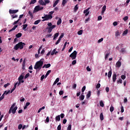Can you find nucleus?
Masks as SVG:
<instances>
[{
    "mask_svg": "<svg viewBox=\"0 0 130 130\" xmlns=\"http://www.w3.org/2000/svg\"><path fill=\"white\" fill-rule=\"evenodd\" d=\"M42 59H41L40 60L37 61L34 67L35 70H36L37 73L42 69V66H43V60H42Z\"/></svg>",
    "mask_w": 130,
    "mask_h": 130,
    "instance_id": "obj_1",
    "label": "nucleus"
},
{
    "mask_svg": "<svg viewBox=\"0 0 130 130\" xmlns=\"http://www.w3.org/2000/svg\"><path fill=\"white\" fill-rule=\"evenodd\" d=\"M17 109H18V107L16 106V103H13L9 110V114H11V113L15 114L16 111H17Z\"/></svg>",
    "mask_w": 130,
    "mask_h": 130,
    "instance_id": "obj_2",
    "label": "nucleus"
},
{
    "mask_svg": "<svg viewBox=\"0 0 130 130\" xmlns=\"http://www.w3.org/2000/svg\"><path fill=\"white\" fill-rule=\"evenodd\" d=\"M26 45V44L25 43H23L22 42H20L17 44L14 47V49L15 50H18L19 48V49H23L24 48V46Z\"/></svg>",
    "mask_w": 130,
    "mask_h": 130,
    "instance_id": "obj_3",
    "label": "nucleus"
},
{
    "mask_svg": "<svg viewBox=\"0 0 130 130\" xmlns=\"http://www.w3.org/2000/svg\"><path fill=\"white\" fill-rule=\"evenodd\" d=\"M52 18H53L52 15L46 14L44 15V16L42 17V18L43 19V20H42V22H45V21H48V20H51Z\"/></svg>",
    "mask_w": 130,
    "mask_h": 130,
    "instance_id": "obj_4",
    "label": "nucleus"
},
{
    "mask_svg": "<svg viewBox=\"0 0 130 130\" xmlns=\"http://www.w3.org/2000/svg\"><path fill=\"white\" fill-rule=\"evenodd\" d=\"M77 51H74V52L70 55V57H71L72 60L76 59L77 58Z\"/></svg>",
    "mask_w": 130,
    "mask_h": 130,
    "instance_id": "obj_5",
    "label": "nucleus"
},
{
    "mask_svg": "<svg viewBox=\"0 0 130 130\" xmlns=\"http://www.w3.org/2000/svg\"><path fill=\"white\" fill-rule=\"evenodd\" d=\"M55 27H56V25H53L52 26L47 27L46 29L48 30V33H51V31H52V30H53V29H54V28H55Z\"/></svg>",
    "mask_w": 130,
    "mask_h": 130,
    "instance_id": "obj_6",
    "label": "nucleus"
},
{
    "mask_svg": "<svg viewBox=\"0 0 130 130\" xmlns=\"http://www.w3.org/2000/svg\"><path fill=\"white\" fill-rule=\"evenodd\" d=\"M41 10H43V7H40V6H36L35 8V12H39V11H41Z\"/></svg>",
    "mask_w": 130,
    "mask_h": 130,
    "instance_id": "obj_7",
    "label": "nucleus"
},
{
    "mask_svg": "<svg viewBox=\"0 0 130 130\" xmlns=\"http://www.w3.org/2000/svg\"><path fill=\"white\" fill-rule=\"evenodd\" d=\"M19 12V10H9V14H17Z\"/></svg>",
    "mask_w": 130,
    "mask_h": 130,
    "instance_id": "obj_8",
    "label": "nucleus"
},
{
    "mask_svg": "<svg viewBox=\"0 0 130 130\" xmlns=\"http://www.w3.org/2000/svg\"><path fill=\"white\" fill-rule=\"evenodd\" d=\"M89 10H90V8H88L84 11L83 13L84 14H85V16H88V15L90 14V11H89Z\"/></svg>",
    "mask_w": 130,
    "mask_h": 130,
    "instance_id": "obj_9",
    "label": "nucleus"
},
{
    "mask_svg": "<svg viewBox=\"0 0 130 130\" xmlns=\"http://www.w3.org/2000/svg\"><path fill=\"white\" fill-rule=\"evenodd\" d=\"M116 78H117V75H116V74L115 73L113 74L112 76V80L114 83L116 81Z\"/></svg>",
    "mask_w": 130,
    "mask_h": 130,
    "instance_id": "obj_10",
    "label": "nucleus"
},
{
    "mask_svg": "<svg viewBox=\"0 0 130 130\" xmlns=\"http://www.w3.org/2000/svg\"><path fill=\"white\" fill-rule=\"evenodd\" d=\"M116 67L117 68H120L121 67V62L118 61L116 63Z\"/></svg>",
    "mask_w": 130,
    "mask_h": 130,
    "instance_id": "obj_11",
    "label": "nucleus"
},
{
    "mask_svg": "<svg viewBox=\"0 0 130 130\" xmlns=\"http://www.w3.org/2000/svg\"><path fill=\"white\" fill-rule=\"evenodd\" d=\"M26 64V59H24L22 62V70H25V65Z\"/></svg>",
    "mask_w": 130,
    "mask_h": 130,
    "instance_id": "obj_12",
    "label": "nucleus"
},
{
    "mask_svg": "<svg viewBox=\"0 0 130 130\" xmlns=\"http://www.w3.org/2000/svg\"><path fill=\"white\" fill-rule=\"evenodd\" d=\"M105 11H106V6L104 5L102 8V11L101 12L102 15H103V14H104Z\"/></svg>",
    "mask_w": 130,
    "mask_h": 130,
    "instance_id": "obj_13",
    "label": "nucleus"
},
{
    "mask_svg": "<svg viewBox=\"0 0 130 130\" xmlns=\"http://www.w3.org/2000/svg\"><path fill=\"white\" fill-rule=\"evenodd\" d=\"M18 85V82H16L15 85L14 87L12 89V90H11L10 93H12V92H14V91H15V89H16V88H17V85Z\"/></svg>",
    "mask_w": 130,
    "mask_h": 130,
    "instance_id": "obj_14",
    "label": "nucleus"
},
{
    "mask_svg": "<svg viewBox=\"0 0 130 130\" xmlns=\"http://www.w3.org/2000/svg\"><path fill=\"white\" fill-rule=\"evenodd\" d=\"M39 3L40 4V5H41V6H45V4L44 1H43V0H39Z\"/></svg>",
    "mask_w": 130,
    "mask_h": 130,
    "instance_id": "obj_15",
    "label": "nucleus"
},
{
    "mask_svg": "<svg viewBox=\"0 0 130 130\" xmlns=\"http://www.w3.org/2000/svg\"><path fill=\"white\" fill-rule=\"evenodd\" d=\"M18 28V25H15L12 29H11L10 30H9V32H12V31H14V30H16V28Z\"/></svg>",
    "mask_w": 130,
    "mask_h": 130,
    "instance_id": "obj_16",
    "label": "nucleus"
},
{
    "mask_svg": "<svg viewBox=\"0 0 130 130\" xmlns=\"http://www.w3.org/2000/svg\"><path fill=\"white\" fill-rule=\"evenodd\" d=\"M112 75V71H109L108 74V79H110V78H111Z\"/></svg>",
    "mask_w": 130,
    "mask_h": 130,
    "instance_id": "obj_17",
    "label": "nucleus"
},
{
    "mask_svg": "<svg viewBox=\"0 0 130 130\" xmlns=\"http://www.w3.org/2000/svg\"><path fill=\"white\" fill-rule=\"evenodd\" d=\"M58 82H59V78H57L55 80V81L53 83V86H54V85H56V84H57V83H58Z\"/></svg>",
    "mask_w": 130,
    "mask_h": 130,
    "instance_id": "obj_18",
    "label": "nucleus"
},
{
    "mask_svg": "<svg viewBox=\"0 0 130 130\" xmlns=\"http://www.w3.org/2000/svg\"><path fill=\"white\" fill-rule=\"evenodd\" d=\"M58 2H59V0H56L54 3L53 4V8L55 7L57 4H58Z\"/></svg>",
    "mask_w": 130,
    "mask_h": 130,
    "instance_id": "obj_19",
    "label": "nucleus"
},
{
    "mask_svg": "<svg viewBox=\"0 0 130 130\" xmlns=\"http://www.w3.org/2000/svg\"><path fill=\"white\" fill-rule=\"evenodd\" d=\"M67 3H68V1H67V0H62V6L63 7H64L66 6V4H67Z\"/></svg>",
    "mask_w": 130,
    "mask_h": 130,
    "instance_id": "obj_20",
    "label": "nucleus"
},
{
    "mask_svg": "<svg viewBox=\"0 0 130 130\" xmlns=\"http://www.w3.org/2000/svg\"><path fill=\"white\" fill-rule=\"evenodd\" d=\"M128 32V29H125L122 34V36H124V35H126Z\"/></svg>",
    "mask_w": 130,
    "mask_h": 130,
    "instance_id": "obj_21",
    "label": "nucleus"
},
{
    "mask_svg": "<svg viewBox=\"0 0 130 130\" xmlns=\"http://www.w3.org/2000/svg\"><path fill=\"white\" fill-rule=\"evenodd\" d=\"M58 35H59V33L57 32L54 35L53 40H55L57 37H58Z\"/></svg>",
    "mask_w": 130,
    "mask_h": 130,
    "instance_id": "obj_22",
    "label": "nucleus"
},
{
    "mask_svg": "<svg viewBox=\"0 0 130 130\" xmlns=\"http://www.w3.org/2000/svg\"><path fill=\"white\" fill-rule=\"evenodd\" d=\"M101 120L104 119V116H103V113H101L100 115Z\"/></svg>",
    "mask_w": 130,
    "mask_h": 130,
    "instance_id": "obj_23",
    "label": "nucleus"
},
{
    "mask_svg": "<svg viewBox=\"0 0 130 130\" xmlns=\"http://www.w3.org/2000/svg\"><path fill=\"white\" fill-rule=\"evenodd\" d=\"M40 22H41V20L39 19L38 20L35 21V22L34 23V24L35 25H38V24H39Z\"/></svg>",
    "mask_w": 130,
    "mask_h": 130,
    "instance_id": "obj_24",
    "label": "nucleus"
},
{
    "mask_svg": "<svg viewBox=\"0 0 130 130\" xmlns=\"http://www.w3.org/2000/svg\"><path fill=\"white\" fill-rule=\"evenodd\" d=\"M55 120L56 121H59L60 120V116L58 115L55 117Z\"/></svg>",
    "mask_w": 130,
    "mask_h": 130,
    "instance_id": "obj_25",
    "label": "nucleus"
},
{
    "mask_svg": "<svg viewBox=\"0 0 130 130\" xmlns=\"http://www.w3.org/2000/svg\"><path fill=\"white\" fill-rule=\"evenodd\" d=\"M16 37L17 38H20V37H22V33H18L17 35H16Z\"/></svg>",
    "mask_w": 130,
    "mask_h": 130,
    "instance_id": "obj_26",
    "label": "nucleus"
},
{
    "mask_svg": "<svg viewBox=\"0 0 130 130\" xmlns=\"http://www.w3.org/2000/svg\"><path fill=\"white\" fill-rule=\"evenodd\" d=\"M28 14L30 16L31 19H33L34 17H33V13H32V12H31V11H28Z\"/></svg>",
    "mask_w": 130,
    "mask_h": 130,
    "instance_id": "obj_27",
    "label": "nucleus"
},
{
    "mask_svg": "<svg viewBox=\"0 0 130 130\" xmlns=\"http://www.w3.org/2000/svg\"><path fill=\"white\" fill-rule=\"evenodd\" d=\"M114 110V107H113V105H111L110 108V111L111 112H113Z\"/></svg>",
    "mask_w": 130,
    "mask_h": 130,
    "instance_id": "obj_28",
    "label": "nucleus"
},
{
    "mask_svg": "<svg viewBox=\"0 0 130 130\" xmlns=\"http://www.w3.org/2000/svg\"><path fill=\"white\" fill-rule=\"evenodd\" d=\"M90 97H91V91H89L86 95L87 98H90Z\"/></svg>",
    "mask_w": 130,
    "mask_h": 130,
    "instance_id": "obj_29",
    "label": "nucleus"
},
{
    "mask_svg": "<svg viewBox=\"0 0 130 130\" xmlns=\"http://www.w3.org/2000/svg\"><path fill=\"white\" fill-rule=\"evenodd\" d=\"M120 52H121V53H122V54H124V53H125L126 51H125V48H122L121 49Z\"/></svg>",
    "mask_w": 130,
    "mask_h": 130,
    "instance_id": "obj_30",
    "label": "nucleus"
},
{
    "mask_svg": "<svg viewBox=\"0 0 130 130\" xmlns=\"http://www.w3.org/2000/svg\"><path fill=\"white\" fill-rule=\"evenodd\" d=\"M67 44H68V42H66L62 49V51H63L64 49H66V46H67Z\"/></svg>",
    "mask_w": 130,
    "mask_h": 130,
    "instance_id": "obj_31",
    "label": "nucleus"
},
{
    "mask_svg": "<svg viewBox=\"0 0 130 130\" xmlns=\"http://www.w3.org/2000/svg\"><path fill=\"white\" fill-rule=\"evenodd\" d=\"M19 81V83H17V86H20V84H21V83H24V80H23V79L22 80H18Z\"/></svg>",
    "mask_w": 130,
    "mask_h": 130,
    "instance_id": "obj_32",
    "label": "nucleus"
},
{
    "mask_svg": "<svg viewBox=\"0 0 130 130\" xmlns=\"http://www.w3.org/2000/svg\"><path fill=\"white\" fill-rule=\"evenodd\" d=\"M60 24H61V18H59L57 22V25H59Z\"/></svg>",
    "mask_w": 130,
    "mask_h": 130,
    "instance_id": "obj_33",
    "label": "nucleus"
},
{
    "mask_svg": "<svg viewBox=\"0 0 130 130\" xmlns=\"http://www.w3.org/2000/svg\"><path fill=\"white\" fill-rule=\"evenodd\" d=\"M50 73H51V70L48 71L45 75V78H47V76H48V75H49V74H50Z\"/></svg>",
    "mask_w": 130,
    "mask_h": 130,
    "instance_id": "obj_34",
    "label": "nucleus"
},
{
    "mask_svg": "<svg viewBox=\"0 0 130 130\" xmlns=\"http://www.w3.org/2000/svg\"><path fill=\"white\" fill-rule=\"evenodd\" d=\"M80 100H84L85 99V95L81 94V95L79 97Z\"/></svg>",
    "mask_w": 130,
    "mask_h": 130,
    "instance_id": "obj_35",
    "label": "nucleus"
},
{
    "mask_svg": "<svg viewBox=\"0 0 130 130\" xmlns=\"http://www.w3.org/2000/svg\"><path fill=\"white\" fill-rule=\"evenodd\" d=\"M10 93H11V90H8V91L6 90V91H5L4 93L5 95H8V94H10Z\"/></svg>",
    "mask_w": 130,
    "mask_h": 130,
    "instance_id": "obj_36",
    "label": "nucleus"
},
{
    "mask_svg": "<svg viewBox=\"0 0 130 130\" xmlns=\"http://www.w3.org/2000/svg\"><path fill=\"white\" fill-rule=\"evenodd\" d=\"M100 105L101 107H104V103H103V101H101L100 103Z\"/></svg>",
    "mask_w": 130,
    "mask_h": 130,
    "instance_id": "obj_37",
    "label": "nucleus"
},
{
    "mask_svg": "<svg viewBox=\"0 0 130 130\" xmlns=\"http://www.w3.org/2000/svg\"><path fill=\"white\" fill-rule=\"evenodd\" d=\"M11 17H12V19H16V18H18V15L13 14L11 15Z\"/></svg>",
    "mask_w": 130,
    "mask_h": 130,
    "instance_id": "obj_38",
    "label": "nucleus"
},
{
    "mask_svg": "<svg viewBox=\"0 0 130 130\" xmlns=\"http://www.w3.org/2000/svg\"><path fill=\"white\" fill-rule=\"evenodd\" d=\"M36 3V0H31L29 3V5H34Z\"/></svg>",
    "mask_w": 130,
    "mask_h": 130,
    "instance_id": "obj_39",
    "label": "nucleus"
},
{
    "mask_svg": "<svg viewBox=\"0 0 130 130\" xmlns=\"http://www.w3.org/2000/svg\"><path fill=\"white\" fill-rule=\"evenodd\" d=\"M123 21H124V22L127 21V20H128V16H125L123 17Z\"/></svg>",
    "mask_w": 130,
    "mask_h": 130,
    "instance_id": "obj_40",
    "label": "nucleus"
},
{
    "mask_svg": "<svg viewBox=\"0 0 130 130\" xmlns=\"http://www.w3.org/2000/svg\"><path fill=\"white\" fill-rule=\"evenodd\" d=\"M55 51H56V49H54L52 52L51 53V55H54L55 54Z\"/></svg>",
    "mask_w": 130,
    "mask_h": 130,
    "instance_id": "obj_41",
    "label": "nucleus"
},
{
    "mask_svg": "<svg viewBox=\"0 0 130 130\" xmlns=\"http://www.w3.org/2000/svg\"><path fill=\"white\" fill-rule=\"evenodd\" d=\"M110 53H107L106 55L105 56V59L106 60L107 58H108V56H109V54Z\"/></svg>",
    "mask_w": 130,
    "mask_h": 130,
    "instance_id": "obj_42",
    "label": "nucleus"
},
{
    "mask_svg": "<svg viewBox=\"0 0 130 130\" xmlns=\"http://www.w3.org/2000/svg\"><path fill=\"white\" fill-rule=\"evenodd\" d=\"M77 34L78 35H82V34H83V30H80L78 31Z\"/></svg>",
    "mask_w": 130,
    "mask_h": 130,
    "instance_id": "obj_43",
    "label": "nucleus"
},
{
    "mask_svg": "<svg viewBox=\"0 0 130 130\" xmlns=\"http://www.w3.org/2000/svg\"><path fill=\"white\" fill-rule=\"evenodd\" d=\"M23 30H25V29H26V28H27V27H28V24H23Z\"/></svg>",
    "mask_w": 130,
    "mask_h": 130,
    "instance_id": "obj_44",
    "label": "nucleus"
},
{
    "mask_svg": "<svg viewBox=\"0 0 130 130\" xmlns=\"http://www.w3.org/2000/svg\"><path fill=\"white\" fill-rule=\"evenodd\" d=\"M20 21V19H18L17 21H15L13 25H17V24H18V23H19V22Z\"/></svg>",
    "mask_w": 130,
    "mask_h": 130,
    "instance_id": "obj_45",
    "label": "nucleus"
},
{
    "mask_svg": "<svg viewBox=\"0 0 130 130\" xmlns=\"http://www.w3.org/2000/svg\"><path fill=\"white\" fill-rule=\"evenodd\" d=\"M45 64H46V69H48V68H50V67H51V64H50V63H48Z\"/></svg>",
    "mask_w": 130,
    "mask_h": 130,
    "instance_id": "obj_46",
    "label": "nucleus"
},
{
    "mask_svg": "<svg viewBox=\"0 0 130 130\" xmlns=\"http://www.w3.org/2000/svg\"><path fill=\"white\" fill-rule=\"evenodd\" d=\"M117 82L118 84H122V80L121 79H119Z\"/></svg>",
    "mask_w": 130,
    "mask_h": 130,
    "instance_id": "obj_47",
    "label": "nucleus"
},
{
    "mask_svg": "<svg viewBox=\"0 0 130 130\" xmlns=\"http://www.w3.org/2000/svg\"><path fill=\"white\" fill-rule=\"evenodd\" d=\"M64 34L63 33H61L60 37H59L58 39L61 40V38L63 37Z\"/></svg>",
    "mask_w": 130,
    "mask_h": 130,
    "instance_id": "obj_48",
    "label": "nucleus"
},
{
    "mask_svg": "<svg viewBox=\"0 0 130 130\" xmlns=\"http://www.w3.org/2000/svg\"><path fill=\"white\" fill-rule=\"evenodd\" d=\"M29 76H30V73H28L24 76V79H27L28 77H29Z\"/></svg>",
    "mask_w": 130,
    "mask_h": 130,
    "instance_id": "obj_49",
    "label": "nucleus"
},
{
    "mask_svg": "<svg viewBox=\"0 0 130 130\" xmlns=\"http://www.w3.org/2000/svg\"><path fill=\"white\" fill-rule=\"evenodd\" d=\"M78 9H79V8L78 7V5H77L74 7V11L77 12V11H78Z\"/></svg>",
    "mask_w": 130,
    "mask_h": 130,
    "instance_id": "obj_50",
    "label": "nucleus"
},
{
    "mask_svg": "<svg viewBox=\"0 0 130 130\" xmlns=\"http://www.w3.org/2000/svg\"><path fill=\"white\" fill-rule=\"evenodd\" d=\"M50 3V1L49 0H45V6H46V4H49Z\"/></svg>",
    "mask_w": 130,
    "mask_h": 130,
    "instance_id": "obj_51",
    "label": "nucleus"
},
{
    "mask_svg": "<svg viewBox=\"0 0 130 130\" xmlns=\"http://www.w3.org/2000/svg\"><path fill=\"white\" fill-rule=\"evenodd\" d=\"M85 90H86V86H84L82 89H81V91L83 93H84V92H85Z\"/></svg>",
    "mask_w": 130,
    "mask_h": 130,
    "instance_id": "obj_52",
    "label": "nucleus"
},
{
    "mask_svg": "<svg viewBox=\"0 0 130 130\" xmlns=\"http://www.w3.org/2000/svg\"><path fill=\"white\" fill-rule=\"evenodd\" d=\"M23 79H24V76L23 75H20L18 78V80H23Z\"/></svg>",
    "mask_w": 130,
    "mask_h": 130,
    "instance_id": "obj_53",
    "label": "nucleus"
},
{
    "mask_svg": "<svg viewBox=\"0 0 130 130\" xmlns=\"http://www.w3.org/2000/svg\"><path fill=\"white\" fill-rule=\"evenodd\" d=\"M125 78H126V76H125V75H122L121 76V78L122 79V80H124Z\"/></svg>",
    "mask_w": 130,
    "mask_h": 130,
    "instance_id": "obj_54",
    "label": "nucleus"
},
{
    "mask_svg": "<svg viewBox=\"0 0 130 130\" xmlns=\"http://www.w3.org/2000/svg\"><path fill=\"white\" fill-rule=\"evenodd\" d=\"M121 112L123 113V112H124V109L123 108V106H121Z\"/></svg>",
    "mask_w": 130,
    "mask_h": 130,
    "instance_id": "obj_55",
    "label": "nucleus"
},
{
    "mask_svg": "<svg viewBox=\"0 0 130 130\" xmlns=\"http://www.w3.org/2000/svg\"><path fill=\"white\" fill-rule=\"evenodd\" d=\"M22 127H23V125L22 124L18 125V129H21Z\"/></svg>",
    "mask_w": 130,
    "mask_h": 130,
    "instance_id": "obj_56",
    "label": "nucleus"
},
{
    "mask_svg": "<svg viewBox=\"0 0 130 130\" xmlns=\"http://www.w3.org/2000/svg\"><path fill=\"white\" fill-rule=\"evenodd\" d=\"M100 87H101V85L100 84V83H98L96 86V88L99 89V88H100Z\"/></svg>",
    "mask_w": 130,
    "mask_h": 130,
    "instance_id": "obj_57",
    "label": "nucleus"
},
{
    "mask_svg": "<svg viewBox=\"0 0 130 130\" xmlns=\"http://www.w3.org/2000/svg\"><path fill=\"white\" fill-rule=\"evenodd\" d=\"M57 129L61 130V125H60V124H59V125L57 126Z\"/></svg>",
    "mask_w": 130,
    "mask_h": 130,
    "instance_id": "obj_58",
    "label": "nucleus"
},
{
    "mask_svg": "<svg viewBox=\"0 0 130 130\" xmlns=\"http://www.w3.org/2000/svg\"><path fill=\"white\" fill-rule=\"evenodd\" d=\"M72 129V125L70 124L69 125L67 130H71Z\"/></svg>",
    "mask_w": 130,
    "mask_h": 130,
    "instance_id": "obj_59",
    "label": "nucleus"
},
{
    "mask_svg": "<svg viewBox=\"0 0 130 130\" xmlns=\"http://www.w3.org/2000/svg\"><path fill=\"white\" fill-rule=\"evenodd\" d=\"M89 20H90V17H88L85 20V24L87 23V22L89 21Z\"/></svg>",
    "mask_w": 130,
    "mask_h": 130,
    "instance_id": "obj_60",
    "label": "nucleus"
},
{
    "mask_svg": "<svg viewBox=\"0 0 130 130\" xmlns=\"http://www.w3.org/2000/svg\"><path fill=\"white\" fill-rule=\"evenodd\" d=\"M10 84L9 83H7L6 84H5L4 85V88H7V87H8V86H10Z\"/></svg>",
    "mask_w": 130,
    "mask_h": 130,
    "instance_id": "obj_61",
    "label": "nucleus"
},
{
    "mask_svg": "<svg viewBox=\"0 0 130 130\" xmlns=\"http://www.w3.org/2000/svg\"><path fill=\"white\" fill-rule=\"evenodd\" d=\"M120 34H119V31L118 30H117L116 33H115V36H119Z\"/></svg>",
    "mask_w": 130,
    "mask_h": 130,
    "instance_id": "obj_62",
    "label": "nucleus"
},
{
    "mask_svg": "<svg viewBox=\"0 0 130 130\" xmlns=\"http://www.w3.org/2000/svg\"><path fill=\"white\" fill-rule=\"evenodd\" d=\"M102 41H103V38H102L101 39L99 40L98 42V43H100V42H102Z\"/></svg>",
    "mask_w": 130,
    "mask_h": 130,
    "instance_id": "obj_63",
    "label": "nucleus"
},
{
    "mask_svg": "<svg viewBox=\"0 0 130 130\" xmlns=\"http://www.w3.org/2000/svg\"><path fill=\"white\" fill-rule=\"evenodd\" d=\"M113 26H114L115 27V26H117V22L115 21L113 23Z\"/></svg>",
    "mask_w": 130,
    "mask_h": 130,
    "instance_id": "obj_64",
    "label": "nucleus"
}]
</instances>
